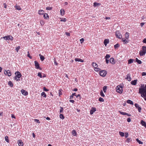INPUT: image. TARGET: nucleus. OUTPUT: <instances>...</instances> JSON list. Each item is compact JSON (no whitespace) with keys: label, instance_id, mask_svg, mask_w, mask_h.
<instances>
[{"label":"nucleus","instance_id":"nucleus-33","mask_svg":"<svg viewBox=\"0 0 146 146\" xmlns=\"http://www.w3.org/2000/svg\"><path fill=\"white\" fill-rule=\"evenodd\" d=\"M5 141L7 143H9V138H8V137L7 136H6L5 137Z\"/></svg>","mask_w":146,"mask_h":146},{"label":"nucleus","instance_id":"nucleus-45","mask_svg":"<svg viewBox=\"0 0 146 146\" xmlns=\"http://www.w3.org/2000/svg\"><path fill=\"white\" fill-rule=\"evenodd\" d=\"M107 89V87L106 86H104L103 88V90L104 92H106V91Z\"/></svg>","mask_w":146,"mask_h":146},{"label":"nucleus","instance_id":"nucleus-8","mask_svg":"<svg viewBox=\"0 0 146 146\" xmlns=\"http://www.w3.org/2000/svg\"><path fill=\"white\" fill-rule=\"evenodd\" d=\"M15 77H19V78H21L22 76V75L21 73L19 71H17L15 72Z\"/></svg>","mask_w":146,"mask_h":146},{"label":"nucleus","instance_id":"nucleus-55","mask_svg":"<svg viewBox=\"0 0 146 146\" xmlns=\"http://www.w3.org/2000/svg\"><path fill=\"white\" fill-rule=\"evenodd\" d=\"M84 40L83 38H82L81 39H80V43L81 44L83 42H84Z\"/></svg>","mask_w":146,"mask_h":146},{"label":"nucleus","instance_id":"nucleus-38","mask_svg":"<svg viewBox=\"0 0 146 146\" xmlns=\"http://www.w3.org/2000/svg\"><path fill=\"white\" fill-rule=\"evenodd\" d=\"M60 117L62 119H64V115L62 114H60Z\"/></svg>","mask_w":146,"mask_h":146},{"label":"nucleus","instance_id":"nucleus-2","mask_svg":"<svg viewBox=\"0 0 146 146\" xmlns=\"http://www.w3.org/2000/svg\"><path fill=\"white\" fill-rule=\"evenodd\" d=\"M142 50L139 51V54L140 56L145 55L146 53V46H143L142 47Z\"/></svg>","mask_w":146,"mask_h":146},{"label":"nucleus","instance_id":"nucleus-35","mask_svg":"<svg viewBox=\"0 0 146 146\" xmlns=\"http://www.w3.org/2000/svg\"><path fill=\"white\" fill-rule=\"evenodd\" d=\"M96 109L94 107H92V115L93 113L96 111Z\"/></svg>","mask_w":146,"mask_h":146},{"label":"nucleus","instance_id":"nucleus-47","mask_svg":"<svg viewBox=\"0 0 146 146\" xmlns=\"http://www.w3.org/2000/svg\"><path fill=\"white\" fill-rule=\"evenodd\" d=\"M119 112L120 114L122 115H125L126 114V113L124 112L119 111Z\"/></svg>","mask_w":146,"mask_h":146},{"label":"nucleus","instance_id":"nucleus-32","mask_svg":"<svg viewBox=\"0 0 146 146\" xmlns=\"http://www.w3.org/2000/svg\"><path fill=\"white\" fill-rule=\"evenodd\" d=\"M94 70L95 71L97 72L100 71L101 70V69L99 68H98V67L97 68H94Z\"/></svg>","mask_w":146,"mask_h":146},{"label":"nucleus","instance_id":"nucleus-21","mask_svg":"<svg viewBox=\"0 0 146 146\" xmlns=\"http://www.w3.org/2000/svg\"><path fill=\"white\" fill-rule=\"evenodd\" d=\"M65 11L64 9H62L60 11V15L62 16H63L65 14Z\"/></svg>","mask_w":146,"mask_h":146},{"label":"nucleus","instance_id":"nucleus-7","mask_svg":"<svg viewBox=\"0 0 146 146\" xmlns=\"http://www.w3.org/2000/svg\"><path fill=\"white\" fill-rule=\"evenodd\" d=\"M34 62L36 68L37 69H41V68L39 66V64L36 61H35Z\"/></svg>","mask_w":146,"mask_h":146},{"label":"nucleus","instance_id":"nucleus-40","mask_svg":"<svg viewBox=\"0 0 146 146\" xmlns=\"http://www.w3.org/2000/svg\"><path fill=\"white\" fill-rule=\"evenodd\" d=\"M40 23L41 26H42L44 24V22L43 20H41L40 21Z\"/></svg>","mask_w":146,"mask_h":146},{"label":"nucleus","instance_id":"nucleus-46","mask_svg":"<svg viewBox=\"0 0 146 146\" xmlns=\"http://www.w3.org/2000/svg\"><path fill=\"white\" fill-rule=\"evenodd\" d=\"M21 47L20 46H17V47H16L15 49V50L17 51V52H18L20 48Z\"/></svg>","mask_w":146,"mask_h":146},{"label":"nucleus","instance_id":"nucleus-5","mask_svg":"<svg viewBox=\"0 0 146 146\" xmlns=\"http://www.w3.org/2000/svg\"><path fill=\"white\" fill-rule=\"evenodd\" d=\"M115 35L116 37L119 39H121L122 37V36L119 31H117L115 32Z\"/></svg>","mask_w":146,"mask_h":146},{"label":"nucleus","instance_id":"nucleus-49","mask_svg":"<svg viewBox=\"0 0 146 146\" xmlns=\"http://www.w3.org/2000/svg\"><path fill=\"white\" fill-rule=\"evenodd\" d=\"M20 78H19V77H14V79L16 81H19L20 80Z\"/></svg>","mask_w":146,"mask_h":146},{"label":"nucleus","instance_id":"nucleus-11","mask_svg":"<svg viewBox=\"0 0 146 146\" xmlns=\"http://www.w3.org/2000/svg\"><path fill=\"white\" fill-rule=\"evenodd\" d=\"M141 124L146 128V123L145 122L142 120L141 121Z\"/></svg>","mask_w":146,"mask_h":146},{"label":"nucleus","instance_id":"nucleus-50","mask_svg":"<svg viewBox=\"0 0 146 146\" xmlns=\"http://www.w3.org/2000/svg\"><path fill=\"white\" fill-rule=\"evenodd\" d=\"M99 101L100 102H102L104 101V100L101 97H100L99 99Z\"/></svg>","mask_w":146,"mask_h":146},{"label":"nucleus","instance_id":"nucleus-52","mask_svg":"<svg viewBox=\"0 0 146 146\" xmlns=\"http://www.w3.org/2000/svg\"><path fill=\"white\" fill-rule=\"evenodd\" d=\"M38 76H39L40 78H42V76L41 74V73L40 72H39L38 74Z\"/></svg>","mask_w":146,"mask_h":146},{"label":"nucleus","instance_id":"nucleus-53","mask_svg":"<svg viewBox=\"0 0 146 146\" xmlns=\"http://www.w3.org/2000/svg\"><path fill=\"white\" fill-rule=\"evenodd\" d=\"M63 111V108L62 107H60V113H62Z\"/></svg>","mask_w":146,"mask_h":146},{"label":"nucleus","instance_id":"nucleus-4","mask_svg":"<svg viewBox=\"0 0 146 146\" xmlns=\"http://www.w3.org/2000/svg\"><path fill=\"white\" fill-rule=\"evenodd\" d=\"M1 38H4L6 40H13V37L11 35H9L7 36H5L3 37H1Z\"/></svg>","mask_w":146,"mask_h":146},{"label":"nucleus","instance_id":"nucleus-18","mask_svg":"<svg viewBox=\"0 0 146 146\" xmlns=\"http://www.w3.org/2000/svg\"><path fill=\"white\" fill-rule=\"evenodd\" d=\"M110 62L112 64H114L115 63V62L114 61L113 58H110Z\"/></svg>","mask_w":146,"mask_h":146},{"label":"nucleus","instance_id":"nucleus-16","mask_svg":"<svg viewBox=\"0 0 146 146\" xmlns=\"http://www.w3.org/2000/svg\"><path fill=\"white\" fill-rule=\"evenodd\" d=\"M5 74L9 76H11V73L10 71L9 70H8L7 71H6V74Z\"/></svg>","mask_w":146,"mask_h":146},{"label":"nucleus","instance_id":"nucleus-64","mask_svg":"<svg viewBox=\"0 0 146 146\" xmlns=\"http://www.w3.org/2000/svg\"><path fill=\"white\" fill-rule=\"evenodd\" d=\"M11 117L12 118H14V119H15V116L13 114H11Z\"/></svg>","mask_w":146,"mask_h":146},{"label":"nucleus","instance_id":"nucleus-58","mask_svg":"<svg viewBox=\"0 0 146 146\" xmlns=\"http://www.w3.org/2000/svg\"><path fill=\"white\" fill-rule=\"evenodd\" d=\"M142 76H144L146 75V73L145 72H142L141 74Z\"/></svg>","mask_w":146,"mask_h":146},{"label":"nucleus","instance_id":"nucleus-28","mask_svg":"<svg viewBox=\"0 0 146 146\" xmlns=\"http://www.w3.org/2000/svg\"><path fill=\"white\" fill-rule=\"evenodd\" d=\"M136 61L139 64H141L142 63L141 61L139 60L137 58H136Z\"/></svg>","mask_w":146,"mask_h":146},{"label":"nucleus","instance_id":"nucleus-37","mask_svg":"<svg viewBox=\"0 0 146 146\" xmlns=\"http://www.w3.org/2000/svg\"><path fill=\"white\" fill-rule=\"evenodd\" d=\"M41 95L42 96L45 97V98H46V94H45V93L44 92H42L41 94Z\"/></svg>","mask_w":146,"mask_h":146},{"label":"nucleus","instance_id":"nucleus-17","mask_svg":"<svg viewBox=\"0 0 146 146\" xmlns=\"http://www.w3.org/2000/svg\"><path fill=\"white\" fill-rule=\"evenodd\" d=\"M127 77L126 79H127L129 81H130L131 80V78L130 76V75L129 74H127L126 76Z\"/></svg>","mask_w":146,"mask_h":146},{"label":"nucleus","instance_id":"nucleus-51","mask_svg":"<svg viewBox=\"0 0 146 146\" xmlns=\"http://www.w3.org/2000/svg\"><path fill=\"white\" fill-rule=\"evenodd\" d=\"M52 9V8L50 7H46V10H51Z\"/></svg>","mask_w":146,"mask_h":146},{"label":"nucleus","instance_id":"nucleus-20","mask_svg":"<svg viewBox=\"0 0 146 146\" xmlns=\"http://www.w3.org/2000/svg\"><path fill=\"white\" fill-rule=\"evenodd\" d=\"M101 5V4L99 3H98L96 2H95L94 3V6L95 7H98V6H100Z\"/></svg>","mask_w":146,"mask_h":146},{"label":"nucleus","instance_id":"nucleus-3","mask_svg":"<svg viewBox=\"0 0 146 146\" xmlns=\"http://www.w3.org/2000/svg\"><path fill=\"white\" fill-rule=\"evenodd\" d=\"M116 92L118 93L121 94L122 92L123 88L122 87H121L120 86H117L116 87Z\"/></svg>","mask_w":146,"mask_h":146},{"label":"nucleus","instance_id":"nucleus-9","mask_svg":"<svg viewBox=\"0 0 146 146\" xmlns=\"http://www.w3.org/2000/svg\"><path fill=\"white\" fill-rule=\"evenodd\" d=\"M134 105L135 107L138 109L139 112H140L141 110V108L139 106L138 104L137 103H135Z\"/></svg>","mask_w":146,"mask_h":146},{"label":"nucleus","instance_id":"nucleus-34","mask_svg":"<svg viewBox=\"0 0 146 146\" xmlns=\"http://www.w3.org/2000/svg\"><path fill=\"white\" fill-rule=\"evenodd\" d=\"M8 84L9 86L11 87H12L13 85V84L12 83L11 81H9V82Z\"/></svg>","mask_w":146,"mask_h":146},{"label":"nucleus","instance_id":"nucleus-61","mask_svg":"<svg viewBox=\"0 0 146 146\" xmlns=\"http://www.w3.org/2000/svg\"><path fill=\"white\" fill-rule=\"evenodd\" d=\"M131 119L129 117L127 119V121L128 122H129L131 121Z\"/></svg>","mask_w":146,"mask_h":146},{"label":"nucleus","instance_id":"nucleus-36","mask_svg":"<svg viewBox=\"0 0 146 146\" xmlns=\"http://www.w3.org/2000/svg\"><path fill=\"white\" fill-rule=\"evenodd\" d=\"M100 94L102 97H104L105 96V95L104 94L102 90H101L100 91Z\"/></svg>","mask_w":146,"mask_h":146},{"label":"nucleus","instance_id":"nucleus-56","mask_svg":"<svg viewBox=\"0 0 146 146\" xmlns=\"http://www.w3.org/2000/svg\"><path fill=\"white\" fill-rule=\"evenodd\" d=\"M35 122H36V123H40V121L38 119H35Z\"/></svg>","mask_w":146,"mask_h":146},{"label":"nucleus","instance_id":"nucleus-22","mask_svg":"<svg viewBox=\"0 0 146 146\" xmlns=\"http://www.w3.org/2000/svg\"><path fill=\"white\" fill-rule=\"evenodd\" d=\"M75 61H78V62H84V60H82V59H81V58H76L75 59Z\"/></svg>","mask_w":146,"mask_h":146},{"label":"nucleus","instance_id":"nucleus-63","mask_svg":"<svg viewBox=\"0 0 146 146\" xmlns=\"http://www.w3.org/2000/svg\"><path fill=\"white\" fill-rule=\"evenodd\" d=\"M106 62L107 64H108L109 63V60L108 59H106Z\"/></svg>","mask_w":146,"mask_h":146},{"label":"nucleus","instance_id":"nucleus-25","mask_svg":"<svg viewBox=\"0 0 146 146\" xmlns=\"http://www.w3.org/2000/svg\"><path fill=\"white\" fill-rule=\"evenodd\" d=\"M15 7L16 9L19 10H21V7H20V6L19 5H16Z\"/></svg>","mask_w":146,"mask_h":146},{"label":"nucleus","instance_id":"nucleus-60","mask_svg":"<svg viewBox=\"0 0 146 146\" xmlns=\"http://www.w3.org/2000/svg\"><path fill=\"white\" fill-rule=\"evenodd\" d=\"M143 42L144 43H146V38H145L143 40Z\"/></svg>","mask_w":146,"mask_h":146},{"label":"nucleus","instance_id":"nucleus-1","mask_svg":"<svg viewBox=\"0 0 146 146\" xmlns=\"http://www.w3.org/2000/svg\"><path fill=\"white\" fill-rule=\"evenodd\" d=\"M139 93L141 94L142 97L144 98L146 96V90H145L144 89H139Z\"/></svg>","mask_w":146,"mask_h":146},{"label":"nucleus","instance_id":"nucleus-10","mask_svg":"<svg viewBox=\"0 0 146 146\" xmlns=\"http://www.w3.org/2000/svg\"><path fill=\"white\" fill-rule=\"evenodd\" d=\"M21 92L23 95L25 96H27L28 94V92L23 89L21 90Z\"/></svg>","mask_w":146,"mask_h":146},{"label":"nucleus","instance_id":"nucleus-54","mask_svg":"<svg viewBox=\"0 0 146 146\" xmlns=\"http://www.w3.org/2000/svg\"><path fill=\"white\" fill-rule=\"evenodd\" d=\"M28 54H27V56L29 57L30 59H32V57L31 56H30V54H29V52H28Z\"/></svg>","mask_w":146,"mask_h":146},{"label":"nucleus","instance_id":"nucleus-31","mask_svg":"<svg viewBox=\"0 0 146 146\" xmlns=\"http://www.w3.org/2000/svg\"><path fill=\"white\" fill-rule=\"evenodd\" d=\"M133 59H130L128 60V64H130L133 63Z\"/></svg>","mask_w":146,"mask_h":146},{"label":"nucleus","instance_id":"nucleus-57","mask_svg":"<svg viewBox=\"0 0 146 146\" xmlns=\"http://www.w3.org/2000/svg\"><path fill=\"white\" fill-rule=\"evenodd\" d=\"M43 90H44L45 91H48V90L45 87H44L43 88Z\"/></svg>","mask_w":146,"mask_h":146},{"label":"nucleus","instance_id":"nucleus-42","mask_svg":"<svg viewBox=\"0 0 146 146\" xmlns=\"http://www.w3.org/2000/svg\"><path fill=\"white\" fill-rule=\"evenodd\" d=\"M119 135L121 137H123L124 136V133L123 132H119Z\"/></svg>","mask_w":146,"mask_h":146},{"label":"nucleus","instance_id":"nucleus-29","mask_svg":"<svg viewBox=\"0 0 146 146\" xmlns=\"http://www.w3.org/2000/svg\"><path fill=\"white\" fill-rule=\"evenodd\" d=\"M72 134L73 135L75 136L77 134V133L76 130H73L72 131Z\"/></svg>","mask_w":146,"mask_h":146},{"label":"nucleus","instance_id":"nucleus-44","mask_svg":"<svg viewBox=\"0 0 146 146\" xmlns=\"http://www.w3.org/2000/svg\"><path fill=\"white\" fill-rule=\"evenodd\" d=\"M119 46V44H117L114 46V48L115 49L117 48Z\"/></svg>","mask_w":146,"mask_h":146},{"label":"nucleus","instance_id":"nucleus-12","mask_svg":"<svg viewBox=\"0 0 146 146\" xmlns=\"http://www.w3.org/2000/svg\"><path fill=\"white\" fill-rule=\"evenodd\" d=\"M43 17L46 19H49V16L46 13H45L44 14Z\"/></svg>","mask_w":146,"mask_h":146},{"label":"nucleus","instance_id":"nucleus-19","mask_svg":"<svg viewBox=\"0 0 146 146\" xmlns=\"http://www.w3.org/2000/svg\"><path fill=\"white\" fill-rule=\"evenodd\" d=\"M137 80H134L133 81H132L131 82V84L133 85H135L137 84Z\"/></svg>","mask_w":146,"mask_h":146},{"label":"nucleus","instance_id":"nucleus-26","mask_svg":"<svg viewBox=\"0 0 146 146\" xmlns=\"http://www.w3.org/2000/svg\"><path fill=\"white\" fill-rule=\"evenodd\" d=\"M126 102L127 103L130 104H131V105H133V102L132 101H131V100H127Z\"/></svg>","mask_w":146,"mask_h":146},{"label":"nucleus","instance_id":"nucleus-24","mask_svg":"<svg viewBox=\"0 0 146 146\" xmlns=\"http://www.w3.org/2000/svg\"><path fill=\"white\" fill-rule=\"evenodd\" d=\"M92 66H93L94 69L95 68H97L98 67V65L97 64L94 62L92 63Z\"/></svg>","mask_w":146,"mask_h":146},{"label":"nucleus","instance_id":"nucleus-59","mask_svg":"<svg viewBox=\"0 0 146 146\" xmlns=\"http://www.w3.org/2000/svg\"><path fill=\"white\" fill-rule=\"evenodd\" d=\"M128 133L127 132L125 133V138L127 137H128Z\"/></svg>","mask_w":146,"mask_h":146},{"label":"nucleus","instance_id":"nucleus-62","mask_svg":"<svg viewBox=\"0 0 146 146\" xmlns=\"http://www.w3.org/2000/svg\"><path fill=\"white\" fill-rule=\"evenodd\" d=\"M69 101L70 102L72 103H74V101L73 100H70Z\"/></svg>","mask_w":146,"mask_h":146},{"label":"nucleus","instance_id":"nucleus-43","mask_svg":"<svg viewBox=\"0 0 146 146\" xmlns=\"http://www.w3.org/2000/svg\"><path fill=\"white\" fill-rule=\"evenodd\" d=\"M136 140L139 144H143V142L141 141H140L138 139H137Z\"/></svg>","mask_w":146,"mask_h":146},{"label":"nucleus","instance_id":"nucleus-15","mask_svg":"<svg viewBox=\"0 0 146 146\" xmlns=\"http://www.w3.org/2000/svg\"><path fill=\"white\" fill-rule=\"evenodd\" d=\"M18 145L19 146H23V143L21 140L18 141Z\"/></svg>","mask_w":146,"mask_h":146},{"label":"nucleus","instance_id":"nucleus-48","mask_svg":"<svg viewBox=\"0 0 146 146\" xmlns=\"http://www.w3.org/2000/svg\"><path fill=\"white\" fill-rule=\"evenodd\" d=\"M131 140V139L130 138H128L127 139L126 141L128 143Z\"/></svg>","mask_w":146,"mask_h":146},{"label":"nucleus","instance_id":"nucleus-30","mask_svg":"<svg viewBox=\"0 0 146 146\" xmlns=\"http://www.w3.org/2000/svg\"><path fill=\"white\" fill-rule=\"evenodd\" d=\"M40 56V58L42 61H43L45 59L44 57L41 54H39Z\"/></svg>","mask_w":146,"mask_h":146},{"label":"nucleus","instance_id":"nucleus-6","mask_svg":"<svg viewBox=\"0 0 146 146\" xmlns=\"http://www.w3.org/2000/svg\"><path fill=\"white\" fill-rule=\"evenodd\" d=\"M107 74V72L104 70H102L100 71V75L104 77Z\"/></svg>","mask_w":146,"mask_h":146},{"label":"nucleus","instance_id":"nucleus-14","mask_svg":"<svg viewBox=\"0 0 146 146\" xmlns=\"http://www.w3.org/2000/svg\"><path fill=\"white\" fill-rule=\"evenodd\" d=\"M38 13V14L40 15H44V11L40 9L39 10Z\"/></svg>","mask_w":146,"mask_h":146},{"label":"nucleus","instance_id":"nucleus-13","mask_svg":"<svg viewBox=\"0 0 146 146\" xmlns=\"http://www.w3.org/2000/svg\"><path fill=\"white\" fill-rule=\"evenodd\" d=\"M109 40L108 39H105L104 40V43L105 46H106L109 43Z\"/></svg>","mask_w":146,"mask_h":146},{"label":"nucleus","instance_id":"nucleus-27","mask_svg":"<svg viewBox=\"0 0 146 146\" xmlns=\"http://www.w3.org/2000/svg\"><path fill=\"white\" fill-rule=\"evenodd\" d=\"M129 33L127 32H126L125 34V36L126 39H128V38L129 37Z\"/></svg>","mask_w":146,"mask_h":146},{"label":"nucleus","instance_id":"nucleus-23","mask_svg":"<svg viewBox=\"0 0 146 146\" xmlns=\"http://www.w3.org/2000/svg\"><path fill=\"white\" fill-rule=\"evenodd\" d=\"M139 89H144L145 90H146V84L144 86V84H142L141 85V87L139 88Z\"/></svg>","mask_w":146,"mask_h":146},{"label":"nucleus","instance_id":"nucleus-39","mask_svg":"<svg viewBox=\"0 0 146 146\" xmlns=\"http://www.w3.org/2000/svg\"><path fill=\"white\" fill-rule=\"evenodd\" d=\"M67 21V19L65 18H62V19H61L60 20V21L61 22H66Z\"/></svg>","mask_w":146,"mask_h":146},{"label":"nucleus","instance_id":"nucleus-41","mask_svg":"<svg viewBox=\"0 0 146 146\" xmlns=\"http://www.w3.org/2000/svg\"><path fill=\"white\" fill-rule=\"evenodd\" d=\"M110 57V55L109 54H107L106 56H105V58L106 59H108Z\"/></svg>","mask_w":146,"mask_h":146}]
</instances>
